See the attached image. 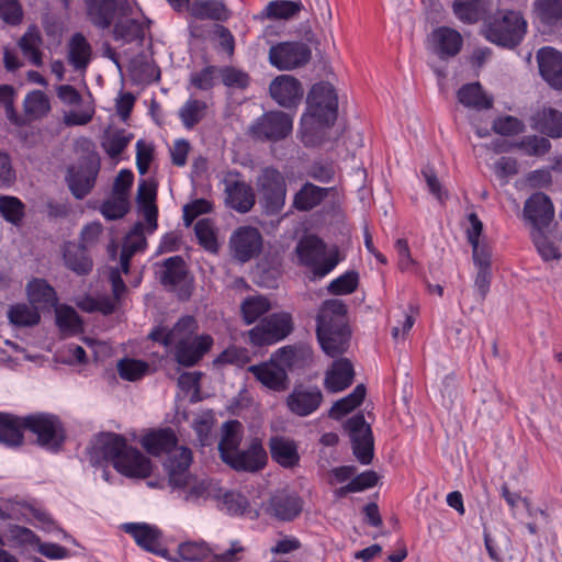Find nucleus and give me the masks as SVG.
<instances>
[{
	"instance_id": "f257e3e1",
	"label": "nucleus",
	"mask_w": 562,
	"mask_h": 562,
	"mask_svg": "<svg viewBox=\"0 0 562 562\" xmlns=\"http://www.w3.org/2000/svg\"><path fill=\"white\" fill-rule=\"evenodd\" d=\"M88 454L93 465L110 462L119 473L127 477L146 479L153 471L150 460L115 432H100L94 436Z\"/></svg>"
},
{
	"instance_id": "f03ea898",
	"label": "nucleus",
	"mask_w": 562,
	"mask_h": 562,
	"mask_svg": "<svg viewBox=\"0 0 562 562\" xmlns=\"http://www.w3.org/2000/svg\"><path fill=\"white\" fill-rule=\"evenodd\" d=\"M23 429L36 435L38 446L53 452H57L65 440L63 424L55 415L37 413L18 417L0 413V443L8 447L21 446Z\"/></svg>"
},
{
	"instance_id": "7ed1b4c3",
	"label": "nucleus",
	"mask_w": 562,
	"mask_h": 562,
	"mask_svg": "<svg viewBox=\"0 0 562 562\" xmlns=\"http://www.w3.org/2000/svg\"><path fill=\"white\" fill-rule=\"evenodd\" d=\"M149 337L172 350L175 360L183 367L195 366L212 348L214 340L209 334H198V322L186 315L168 329L155 328Z\"/></svg>"
},
{
	"instance_id": "20e7f679",
	"label": "nucleus",
	"mask_w": 562,
	"mask_h": 562,
	"mask_svg": "<svg viewBox=\"0 0 562 562\" xmlns=\"http://www.w3.org/2000/svg\"><path fill=\"white\" fill-rule=\"evenodd\" d=\"M346 304L338 299L324 301L316 315V336L322 350L335 358L347 351L350 329L346 321Z\"/></svg>"
},
{
	"instance_id": "39448f33",
	"label": "nucleus",
	"mask_w": 562,
	"mask_h": 562,
	"mask_svg": "<svg viewBox=\"0 0 562 562\" xmlns=\"http://www.w3.org/2000/svg\"><path fill=\"white\" fill-rule=\"evenodd\" d=\"M191 463V450L178 449L165 460L164 468L168 474L171 493L186 503L200 504L211 497V482L191 474L189 471Z\"/></svg>"
},
{
	"instance_id": "423d86ee",
	"label": "nucleus",
	"mask_w": 562,
	"mask_h": 562,
	"mask_svg": "<svg viewBox=\"0 0 562 562\" xmlns=\"http://www.w3.org/2000/svg\"><path fill=\"white\" fill-rule=\"evenodd\" d=\"M306 104V111L301 117V128L305 136H313L335 123L338 97L330 83H315L307 94Z\"/></svg>"
},
{
	"instance_id": "0eeeda50",
	"label": "nucleus",
	"mask_w": 562,
	"mask_h": 562,
	"mask_svg": "<svg viewBox=\"0 0 562 562\" xmlns=\"http://www.w3.org/2000/svg\"><path fill=\"white\" fill-rule=\"evenodd\" d=\"M526 32L527 21L516 11L499 12V18L488 19L483 26V35L488 42L508 48L517 46Z\"/></svg>"
},
{
	"instance_id": "6e6552de",
	"label": "nucleus",
	"mask_w": 562,
	"mask_h": 562,
	"mask_svg": "<svg viewBox=\"0 0 562 562\" xmlns=\"http://www.w3.org/2000/svg\"><path fill=\"white\" fill-rule=\"evenodd\" d=\"M301 265L310 268L316 278L330 273L339 262L337 251H327L325 243L314 235L300 239L295 248Z\"/></svg>"
},
{
	"instance_id": "1a4fd4ad",
	"label": "nucleus",
	"mask_w": 562,
	"mask_h": 562,
	"mask_svg": "<svg viewBox=\"0 0 562 562\" xmlns=\"http://www.w3.org/2000/svg\"><path fill=\"white\" fill-rule=\"evenodd\" d=\"M87 155L68 169L66 177L70 192L76 199H83L94 187L98 173L100 171V157L93 150L87 148Z\"/></svg>"
},
{
	"instance_id": "9d476101",
	"label": "nucleus",
	"mask_w": 562,
	"mask_h": 562,
	"mask_svg": "<svg viewBox=\"0 0 562 562\" xmlns=\"http://www.w3.org/2000/svg\"><path fill=\"white\" fill-rule=\"evenodd\" d=\"M293 329L292 317L286 312L273 313L249 330V340L255 346L276 344Z\"/></svg>"
},
{
	"instance_id": "9b49d317",
	"label": "nucleus",
	"mask_w": 562,
	"mask_h": 562,
	"mask_svg": "<svg viewBox=\"0 0 562 562\" xmlns=\"http://www.w3.org/2000/svg\"><path fill=\"white\" fill-rule=\"evenodd\" d=\"M257 186L267 211L269 213L279 212L284 205L286 195V184L282 173L272 167H267L258 177Z\"/></svg>"
},
{
	"instance_id": "f8f14e48",
	"label": "nucleus",
	"mask_w": 562,
	"mask_h": 562,
	"mask_svg": "<svg viewBox=\"0 0 562 562\" xmlns=\"http://www.w3.org/2000/svg\"><path fill=\"white\" fill-rule=\"evenodd\" d=\"M311 58V49L301 42H283L272 46L269 60L280 70L294 69L305 65Z\"/></svg>"
},
{
	"instance_id": "ddd939ff",
	"label": "nucleus",
	"mask_w": 562,
	"mask_h": 562,
	"mask_svg": "<svg viewBox=\"0 0 562 562\" xmlns=\"http://www.w3.org/2000/svg\"><path fill=\"white\" fill-rule=\"evenodd\" d=\"M352 443L353 454L362 464H369L373 458V437L370 425L361 414L350 417L346 423Z\"/></svg>"
},
{
	"instance_id": "4468645a",
	"label": "nucleus",
	"mask_w": 562,
	"mask_h": 562,
	"mask_svg": "<svg viewBox=\"0 0 562 562\" xmlns=\"http://www.w3.org/2000/svg\"><path fill=\"white\" fill-rule=\"evenodd\" d=\"M229 247L233 257L244 263L260 254L262 236L256 227L240 226L232 234Z\"/></svg>"
},
{
	"instance_id": "2eb2a0df",
	"label": "nucleus",
	"mask_w": 562,
	"mask_h": 562,
	"mask_svg": "<svg viewBox=\"0 0 562 562\" xmlns=\"http://www.w3.org/2000/svg\"><path fill=\"white\" fill-rule=\"evenodd\" d=\"M463 46L462 35L449 26H439L427 38L428 50L441 60L457 56Z\"/></svg>"
},
{
	"instance_id": "dca6fc26",
	"label": "nucleus",
	"mask_w": 562,
	"mask_h": 562,
	"mask_svg": "<svg viewBox=\"0 0 562 562\" xmlns=\"http://www.w3.org/2000/svg\"><path fill=\"white\" fill-rule=\"evenodd\" d=\"M293 128L292 117L283 112H270L259 119L252 126L255 138L279 140L286 138Z\"/></svg>"
},
{
	"instance_id": "f3484780",
	"label": "nucleus",
	"mask_w": 562,
	"mask_h": 562,
	"mask_svg": "<svg viewBox=\"0 0 562 562\" xmlns=\"http://www.w3.org/2000/svg\"><path fill=\"white\" fill-rule=\"evenodd\" d=\"M132 2L133 0H85V5L91 23L104 30L113 23L117 13L132 11Z\"/></svg>"
},
{
	"instance_id": "a211bd4d",
	"label": "nucleus",
	"mask_w": 562,
	"mask_h": 562,
	"mask_svg": "<svg viewBox=\"0 0 562 562\" xmlns=\"http://www.w3.org/2000/svg\"><path fill=\"white\" fill-rule=\"evenodd\" d=\"M323 402V393L317 386L296 385L286 397V407L299 416L306 417L315 413Z\"/></svg>"
},
{
	"instance_id": "6ab92c4d",
	"label": "nucleus",
	"mask_w": 562,
	"mask_h": 562,
	"mask_svg": "<svg viewBox=\"0 0 562 562\" xmlns=\"http://www.w3.org/2000/svg\"><path fill=\"white\" fill-rule=\"evenodd\" d=\"M554 217V206L550 198L542 193H533L524 205V218L532 225V231L548 227Z\"/></svg>"
},
{
	"instance_id": "aec40b11",
	"label": "nucleus",
	"mask_w": 562,
	"mask_h": 562,
	"mask_svg": "<svg viewBox=\"0 0 562 562\" xmlns=\"http://www.w3.org/2000/svg\"><path fill=\"white\" fill-rule=\"evenodd\" d=\"M121 529L130 535L142 549L157 555H165L161 532L156 526L147 522H125L121 525Z\"/></svg>"
},
{
	"instance_id": "412c9836",
	"label": "nucleus",
	"mask_w": 562,
	"mask_h": 562,
	"mask_svg": "<svg viewBox=\"0 0 562 562\" xmlns=\"http://www.w3.org/2000/svg\"><path fill=\"white\" fill-rule=\"evenodd\" d=\"M303 509V501L296 494L285 490L276 492L269 499L267 513L282 521L295 519Z\"/></svg>"
},
{
	"instance_id": "4be33fe9",
	"label": "nucleus",
	"mask_w": 562,
	"mask_h": 562,
	"mask_svg": "<svg viewBox=\"0 0 562 562\" xmlns=\"http://www.w3.org/2000/svg\"><path fill=\"white\" fill-rule=\"evenodd\" d=\"M236 471L257 472L267 463V452L259 439H252L246 450H237L224 461Z\"/></svg>"
},
{
	"instance_id": "5701e85b",
	"label": "nucleus",
	"mask_w": 562,
	"mask_h": 562,
	"mask_svg": "<svg viewBox=\"0 0 562 562\" xmlns=\"http://www.w3.org/2000/svg\"><path fill=\"white\" fill-rule=\"evenodd\" d=\"M140 443L148 453L157 457L167 454V459L178 449H188L178 446L177 436L171 428L153 430L142 438Z\"/></svg>"
},
{
	"instance_id": "b1692460",
	"label": "nucleus",
	"mask_w": 562,
	"mask_h": 562,
	"mask_svg": "<svg viewBox=\"0 0 562 562\" xmlns=\"http://www.w3.org/2000/svg\"><path fill=\"white\" fill-rule=\"evenodd\" d=\"M269 90L272 99L284 108L296 105L303 95L301 82L290 75H281L274 78Z\"/></svg>"
},
{
	"instance_id": "393cba45",
	"label": "nucleus",
	"mask_w": 562,
	"mask_h": 562,
	"mask_svg": "<svg viewBox=\"0 0 562 562\" xmlns=\"http://www.w3.org/2000/svg\"><path fill=\"white\" fill-rule=\"evenodd\" d=\"M539 71L554 89L562 90V54L552 47H542L537 53Z\"/></svg>"
},
{
	"instance_id": "a878e982",
	"label": "nucleus",
	"mask_w": 562,
	"mask_h": 562,
	"mask_svg": "<svg viewBox=\"0 0 562 562\" xmlns=\"http://www.w3.org/2000/svg\"><path fill=\"white\" fill-rule=\"evenodd\" d=\"M134 1L132 2V11L126 10L125 14H120L119 21L113 29V37L116 41L131 43L133 41L143 40L145 31L148 29L149 20H137L134 18Z\"/></svg>"
},
{
	"instance_id": "bb28decb",
	"label": "nucleus",
	"mask_w": 562,
	"mask_h": 562,
	"mask_svg": "<svg viewBox=\"0 0 562 562\" xmlns=\"http://www.w3.org/2000/svg\"><path fill=\"white\" fill-rule=\"evenodd\" d=\"M355 378L352 363L340 358L328 368L324 379L325 389L330 393H338L351 385Z\"/></svg>"
},
{
	"instance_id": "cd10ccee",
	"label": "nucleus",
	"mask_w": 562,
	"mask_h": 562,
	"mask_svg": "<svg viewBox=\"0 0 562 562\" xmlns=\"http://www.w3.org/2000/svg\"><path fill=\"white\" fill-rule=\"evenodd\" d=\"M248 371L266 387L273 391H281L285 387L288 374L284 368L272 362H263L250 366Z\"/></svg>"
},
{
	"instance_id": "c85d7f7f",
	"label": "nucleus",
	"mask_w": 562,
	"mask_h": 562,
	"mask_svg": "<svg viewBox=\"0 0 562 562\" xmlns=\"http://www.w3.org/2000/svg\"><path fill=\"white\" fill-rule=\"evenodd\" d=\"M531 127L551 138L562 137V113L552 108H542L530 117Z\"/></svg>"
},
{
	"instance_id": "c756f323",
	"label": "nucleus",
	"mask_w": 562,
	"mask_h": 562,
	"mask_svg": "<svg viewBox=\"0 0 562 562\" xmlns=\"http://www.w3.org/2000/svg\"><path fill=\"white\" fill-rule=\"evenodd\" d=\"M67 60L75 70H87L92 60V47L83 34L75 33L68 41Z\"/></svg>"
},
{
	"instance_id": "7c9ffc66",
	"label": "nucleus",
	"mask_w": 562,
	"mask_h": 562,
	"mask_svg": "<svg viewBox=\"0 0 562 562\" xmlns=\"http://www.w3.org/2000/svg\"><path fill=\"white\" fill-rule=\"evenodd\" d=\"M226 204L239 212L247 213L255 205V192L252 188L243 181H233L226 184Z\"/></svg>"
},
{
	"instance_id": "2f4dec72",
	"label": "nucleus",
	"mask_w": 562,
	"mask_h": 562,
	"mask_svg": "<svg viewBox=\"0 0 562 562\" xmlns=\"http://www.w3.org/2000/svg\"><path fill=\"white\" fill-rule=\"evenodd\" d=\"M269 448L272 459L282 468L292 469L299 464L300 454L294 440L276 436L270 439Z\"/></svg>"
},
{
	"instance_id": "473e14b6",
	"label": "nucleus",
	"mask_w": 562,
	"mask_h": 562,
	"mask_svg": "<svg viewBox=\"0 0 562 562\" xmlns=\"http://www.w3.org/2000/svg\"><path fill=\"white\" fill-rule=\"evenodd\" d=\"M146 247L147 241L144 236V226L140 222H137L123 240L120 255V266L123 273H128L131 258L137 252L144 251Z\"/></svg>"
},
{
	"instance_id": "72a5a7b5",
	"label": "nucleus",
	"mask_w": 562,
	"mask_h": 562,
	"mask_svg": "<svg viewBox=\"0 0 562 562\" xmlns=\"http://www.w3.org/2000/svg\"><path fill=\"white\" fill-rule=\"evenodd\" d=\"M459 102L477 111L488 110L493 106L494 99L484 92L479 82L462 86L457 93Z\"/></svg>"
},
{
	"instance_id": "f704fd0d",
	"label": "nucleus",
	"mask_w": 562,
	"mask_h": 562,
	"mask_svg": "<svg viewBox=\"0 0 562 562\" xmlns=\"http://www.w3.org/2000/svg\"><path fill=\"white\" fill-rule=\"evenodd\" d=\"M63 255L66 267L77 274L83 276L91 271L92 260L87 254V249L80 244L65 243Z\"/></svg>"
},
{
	"instance_id": "c9c22d12",
	"label": "nucleus",
	"mask_w": 562,
	"mask_h": 562,
	"mask_svg": "<svg viewBox=\"0 0 562 562\" xmlns=\"http://www.w3.org/2000/svg\"><path fill=\"white\" fill-rule=\"evenodd\" d=\"M222 437L218 451L223 461L227 460L239 449L243 438V425L238 420H228L222 426Z\"/></svg>"
},
{
	"instance_id": "e433bc0d",
	"label": "nucleus",
	"mask_w": 562,
	"mask_h": 562,
	"mask_svg": "<svg viewBox=\"0 0 562 562\" xmlns=\"http://www.w3.org/2000/svg\"><path fill=\"white\" fill-rule=\"evenodd\" d=\"M188 274L187 266L181 256L167 258L158 271V278L164 286L179 285Z\"/></svg>"
},
{
	"instance_id": "4c0bfd02",
	"label": "nucleus",
	"mask_w": 562,
	"mask_h": 562,
	"mask_svg": "<svg viewBox=\"0 0 562 562\" xmlns=\"http://www.w3.org/2000/svg\"><path fill=\"white\" fill-rule=\"evenodd\" d=\"M472 258L476 269L474 290L477 292L480 300H484L490 291L492 281V252L472 256Z\"/></svg>"
},
{
	"instance_id": "58836bf2",
	"label": "nucleus",
	"mask_w": 562,
	"mask_h": 562,
	"mask_svg": "<svg viewBox=\"0 0 562 562\" xmlns=\"http://www.w3.org/2000/svg\"><path fill=\"white\" fill-rule=\"evenodd\" d=\"M23 110H24V124L31 121L38 120L45 116L49 110L50 104L47 95L41 90H33L29 92L23 101Z\"/></svg>"
},
{
	"instance_id": "ea45409f",
	"label": "nucleus",
	"mask_w": 562,
	"mask_h": 562,
	"mask_svg": "<svg viewBox=\"0 0 562 562\" xmlns=\"http://www.w3.org/2000/svg\"><path fill=\"white\" fill-rule=\"evenodd\" d=\"M27 297L33 305L52 307L57 302L56 292L44 279H32L26 286Z\"/></svg>"
},
{
	"instance_id": "a19ab883",
	"label": "nucleus",
	"mask_w": 562,
	"mask_h": 562,
	"mask_svg": "<svg viewBox=\"0 0 562 562\" xmlns=\"http://www.w3.org/2000/svg\"><path fill=\"white\" fill-rule=\"evenodd\" d=\"M453 13L463 23L477 22L488 8V0H454Z\"/></svg>"
},
{
	"instance_id": "79ce46f5",
	"label": "nucleus",
	"mask_w": 562,
	"mask_h": 562,
	"mask_svg": "<svg viewBox=\"0 0 562 562\" xmlns=\"http://www.w3.org/2000/svg\"><path fill=\"white\" fill-rule=\"evenodd\" d=\"M328 189L306 182L294 196V206L300 211H310L321 204Z\"/></svg>"
},
{
	"instance_id": "37998d69",
	"label": "nucleus",
	"mask_w": 562,
	"mask_h": 562,
	"mask_svg": "<svg viewBox=\"0 0 562 562\" xmlns=\"http://www.w3.org/2000/svg\"><path fill=\"white\" fill-rule=\"evenodd\" d=\"M366 387L363 384H358L353 391L347 396L336 401L328 412V416L333 419H340L351 411L357 408L364 400Z\"/></svg>"
},
{
	"instance_id": "c03bdc74",
	"label": "nucleus",
	"mask_w": 562,
	"mask_h": 562,
	"mask_svg": "<svg viewBox=\"0 0 562 562\" xmlns=\"http://www.w3.org/2000/svg\"><path fill=\"white\" fill-rule=\"evenodd\" d=\"M487 150L509 151L514 148L528 156H542L550 150V143H486Z\"/></svg>"
},
{
	"instance_id": "a18cd8bd",
	"label": "nucleus",
	"mask_w": 562,
	"mask_h": 562,
	"mask_svg": "<svg viewBox=\"0 0 562 562\" xmlns=\"http://www.w3.org/2000/svg\"><path fill=\"white\" fill-rule=\"evenodd\" d=\"M192 13L200 19L224 21L229 16L225 4L220 0H199L192 5Z\"/></svg>"
},
{
	"instance_id": "49530a36",
	"label": "nucleus",
	"mask_w": 562,
	"mask_h": 562,
	"mask_svg": "<svg viewBox=\"0 0 562 562\" xmlns=\"http://www.w3.org/2000/svg\"><path fill=\"white\" fill-rule=\"evenodd\" d=\"M8 317L10 323L16 327L34 326L41 319L37 308L25 303L12 305L8 311Z\"/></svg>"
},
{
	"instance_id": "de8ad7c7",
	"label": "nucleus",
	"mask_w": 562,
	"mask_h": 562,
	"mask_svg": "<svg viewBox=\"0 0 562 562\" xmlns=\"http://www.w3.org/2000/svg\"><path fill=\"white\" fill-rule=\"evenodd\" d=\"M41 44V34L35 26L30 27L19 42V46L24 56L36 66L42 63V54L40 52Z\"/></svg>"
},
{
	"instance_id": "09e8293b",
	"label": "nucleus",
	"mask_w": 562,
	"mask_h": 562,
	"mask_svg": "<svg viewBox=\"0 0 562 562\" xmlns=\"http://www.w3.org/2000/svg\"><path fill=\"white\" fill-rule=\"evenodd\" d=\"M468 221L470 226L467 228V239L472 247V256L491 254V247L483 243H480V236L483 232V223L476 215V213L472 212L468 215Z\"/></svg>"
},
{
	"instance_id": "8fccbe9b",
	"label": "nucleus",
	"mask_w": 562,
	"mask_h": 562,
	"mask_svg": "<svg viewBox=\"0 0 562 562\" xmlns=\"http://www.w3.org/2000/svg\"><path fill=\"white\" fill-rule=\"evenodd\" d=\"M194 233L199 244L209 252L218 251V241L213 222L210 218L199 220L194 225Z\"/></svg>"
},
{
	"instance_id": "3c124183",
	"label": "nucleus",
	"mask_w": 562,
	"mask_h": 562,
	"mask_svg": "<svg viewBox=\"0 0 562 562\" xmlns=\"http://www.w3.org/2000/svg\"><path fill=\"white\" fill-rule=\"evenodd\" d=\"M561 3L562 0H535V14L542 23L553 25L561 20Z\"/></svg>"
},
{
	"instance_id": "603ef678",
	"label": "nucleus",
	"mask_w": 562,
	"mask_h": 562,
	"mask_svg": "<svg viewBox=\"0 0 562 562\" xmlns=\"http://www.w3.org/2000/svg\"><path fill=\"white\" fill-rule=\"evenodd\" d=\"M213 549L201 541H187L178 547V554L184 562H200L212 557Z\"/></svg>"
},
{
	"instance_id": "864d4df0",
	"label": "nucleus",
	"mask_w": 562,
	"mask_h": 562,
	"mask_svg": "<svg viewBox=\"0 0 562 562\" xmlns=\"http://www.w3.org/2000/svg\"><path fill=\"white\" fill-rule=\"evenodd\" d=\"M148 363L138 359L124 358L117 362L119 375L125 381L140 380L148 372Z\"/></svg>"
},
{
	"instance_id": "5fc2aeb1",
	"label": "nucleus",
	"mask_w": 562,
	"mask_h": 562,
	"mask_svg": "<svg viewBox=\"0 0 562 562\" xmlns=\"http://www.w3.org/2000/svg\"><path fill=\"white\" fill-rule=\"evenodd\" d=\"M270 302L267 297L257 295L247 297L241 304V313L247 324L255 323L261 315L270 310Z\"/></svg>"
},
{
	"instance_id": "6e6d98bb",
	"label": "nucleus",
	"mask_w": 562,
	"mask_h": 562,
	"mask_svg": "<svg viewBox=\"0 0 562 562\" xmlns=\"http://www.w3.org/2000/svg\"><path fill=\"white\" fill-rule=\"evenodd\" d=\"M0 214L5 221L18 225L24 216V204L15 196L2 195L0 196Z\"/></svg>"
},
{
	"instance_id": "4d7b16f0",
	"label": "nucleus",
	"mask_w": 562,
	"mask_h": 562,
	"mask_svg": "<svg viewBox=\"0 0 562 562\" xmlns=\"http://www.w3.org/2000/svg\"><path fill=\"white\" fill-rule=\"evenodd\" d=\"M206 104L195 99L188 100L179 110L180 119L188 128L193 127L204 115Z\"/></svg>"
},
{
	"instance_id": "13d9d810",
	"label": "nucleus",
	"mask_w": 562,
	"mask_h": 562,
	"mask_svg": "<svg viewBox=\"0 0 562 562\" xmlns=\"http://www.w3.org/2000/svg\"><path fill=\"white\" fill-rule=\"evenodd\" d=\"M302 7L301 1L274 0L269 2L266 12L271 18L289 19L300 12Z\"/></svg>"
},
{
	"instance_id": "bf43d9fd",
	"label": "nucleus",
	"mask_w": 562,
	"mask_h": 562,
	"mask_svg": "<svg viewBox=\"0 0 562 562\" xmlns=\"http://www.w3.org/2000/svg\"><path fill=\"white\" fill-rule=\"evenodd\" d=\"M420 173L426 182L429 193L440 203L445 204L449 198L448 190L439 181L434 167L427 165L422 168Z\"/></svg>"
},
{
	"instance_id": "052dcab7",
	"label": "nucleus",
	"mask_w": 562,
	"mask_h": 562,
	"mask_svg": "<svg viewBox=\"0 0 562 562\" xmlns=\"http://www.w3.org/2000/svg\"><path fill=\"white\" fill-rule=\"evenodd\" d=\"M359 277L356 271H347L334 279L327 286L334 295H346L352 293L358 286Z\"/></svg>"
},
{
	"instance_id": "680f3d73",
	"label": "nucleus",
	"mask_w": 562,
	"mask_h": 562,
	"mask_svg": "<svg viewBox=\"0 0 562 562\" xmlns=\"http://www.w3.org/2000/svg\"><path fill=\"white\" fill-rule=\"evenodd\" d=\"M128 200L126 196L114 195L105 200L101 207V214L106 220L122 218L128 211Z\"/></svg>"
},
{
	"instance_id": "e2e57ef3",
	"label": "nucleus",
	"mask_w": 562,
	"mask_h": 562,
	"mask_svg": "<svg viewBox=\"0 0 562 562\" xmlns=\"http://www.w3.org/2000/svg\"><path fill=\"white\" fill-rule=\"evenodd\" d=\"M493 130L502 136H516L525 131V123L512 115H502L494 120Z\"/></svg>"
},
{
	"instance_id": "0e129e2a",
	"label": "nucleus",
	"mask_w": 562,
	"mask_h": 562,
	"mask_svg": "<svg viewBox=\"0 0 562 562\" xmlns=\"http://www.w3.org/2000/svg\"><path fill=\"white\" fill-rule=\"evenodd\" d=\"M212 549L211 562H238L245 552V547L239 540L229 541V548L226 550H221L218 546H214Z\"/></svg>"
},
{
	"instance_id": "69168bd1",
	"label": "nucleus",
	"mask_w": 562,
	"mask_h": 562,
	"mask_svg": "<svg viewBox=\"0 0 562 562\" xmlns=\"http://www.w3.org/2000/svg\"><path fill=\"white\" fill-rule=\"evenodd\" d=\"M15 91L12 86L1 85L0 86V104L4 106L7 119L15 124L23 125V119L20 116L14 109Z\"/></svg>"
},
{
	"instance_id": "338daca9",
	"label": "nucleus",
	"mask_w": 562,
	"mask_h": 562,
	"mask_svg": "<svg viewBox=\"0 0 562 562\" xmlns=\"http://www.w3.org/2000/svg\"><path fill=\"white\" fill-rule=\"evenodd\" d=\"M532 241L537 248V251L542 257L543 260H552L558 259L560 257V252L555 245L549 240V238L543 233V229H535L531 233Z\"/></svg>"
},
{
	"instance_id": "774afa93",
	"label": "nucleus",
	"mask_w": 562,
	"mask_h": 562,
	"mask_svg": "<svg viewBox=\"0 0 562 562\" xmlns=\"http://www.w3.org/2000/svg\"><path fill=\"white\" fill-rule=\"evenodd\" d=\"M56 323L60 330L77 333L81 328V322L72 307H60L56 312Z\"/></svg>"
}]
</instances>
